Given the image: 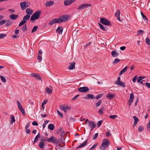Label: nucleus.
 <instances>
[{
  "instance_id": "3",
  "label": "nucleus",
  "mask_w": 150,
  "mask_h": 150,
  "mask_svg": "<svg viewBox=\"0 0 150 150\" xmlns=\"http://www.w3.org/2000/svg\"><path fill=\"white\" fill-rule=\"evenodd\" d=\"M47 141L49 142H52L54 144H57L59 142V140L55 137L52 136L50 138L47 139Z\"/></svg>"
},
{
  "instance_id": "26",
  "label": "nucleus",
  "mask_w": 150,
  "mask_h": 150,
  "mask_svg": "<svg viewBox=\"0 0 150 150\" xmlns=\"http://www.w3.org/2000/svg\"><path fill=\"white\" fill-rule=\"evenodd\" d=\"M127 67L126 66L119 73V75L120 76L123 73L127 71Z\"/></svg>"
},
{
  "instance_id": "31",
  "label": "nucleus",
  "mask_w": 150,
  "mask_h": 150,
  "mask_svg": "<svg viewBox=\"0 0 150 150\" xmlns=\"http://www.w3.org/2000/svg\"><path fill=\"white\" fill-rule=\"evenodd\" d=\"M11 120L10 121V123L12 124L13 122H14L15 121V117L13 115H11Z\"/></svg>"
},
{
  "instance_id": "62",
  "label": "nucleus",
  "mask_w": 150,
  "mask_h": 150,
  "mask_svg": "<svg viewBox=\"0 0 150 150\" xmlns=\"http://www.w3.org/2000/svg\"><path fill=\"white\" fill-rule=\"evenodd\" d=\"M20 111L21 112L23 115H25V111L24 109L22 108L21 109H19Z\"/></svg>"
},
{
  "instance_id": "22",
  "label": "nucleus",
  "mask_w": 150,
  "mask_h": 150,
  "mask_svg": "<svg viewBox=\"0 0 150 150\" xmlns=\"http://www.w3.org/2000/svg\"><path fill=\"white\" fill-rule=\"evenodd\" d=\"M99 25L100 26V28L103 30L106 31L108 30V28L107 27L101 24L100 23H98Z\"/></svg>"
},
{
  "instance_id": "7",
  "label": "nucleus",
  "mask_w": 150,
  "mask_h": 150,
  "mask_svg": "<svg viewBox=\"0 0 150 150\" xmlns=\"http://www.w3.org/2000/svg\"><path fill=\"white\" fill-rule=\"evenodd\" d=\"M134 99V94L133 93H131L130 95L129 99L128 101L129 105L130 106L132 103Z\"/></svg>"
},
{
  "instance_id": "60",
  "label": "nucleus",
  "mask_w": 150,
  "mask_h": 150,
  "mask_svg": "<svg viewBox=\"0 0 150 150\" xmlns=\"http://www.w3.org/2000/svg\"><path fill=\"white\" fill-rule=\"evenodd\" d=\"M8 11L11 13H13L15 12V11L14 10L11 9H8Z\"/></svg>"
},
{
  "instance_id": "43",
  "label": "nucleus",
  "mask_w": 150,
  "mask_h": 150,
  "mask_svg": "<svg viewBox=\"0 0 150 150\" xmlns=\"http://www.w3.org/2000/svg\"><path fill=\"white\" fill-rule=\"evenodd\" d=\"M17 103L18 108L19 109H21L22 108V107L20 102L18 101H17Z\"/></svg>"
},
{
  "instance_id": "5",
  "label": "nucleus",
  "mask_w": 150,
  "mask_h": 150,
  "mask_svg": "<svg viewBox=\"0 0 150 150\" xmlns=\"http://www.w3.org/2000/svg\"><path fill=\"white\" fill-rule=\"evenodd\" d=\"M78 90L79 92L81 93H86L88 92L89 89L88 87L86 86H84L78 88Z\"/></svg>"
},
{
  "instance_id": "44",
  "label": "nucleus",
  "mask_w": 150,
  "mask_h": 150,
  "mask_svg": "<svg viewBox=\"0 0 150 150\" xmlns=\"http://www.w3.org/2000/svg\"><path fill=\"white\" fill-rule=\"evenodd\" d=\"M6 22V21L4 20H2L0 21V25H2Z\"/></svg>"
},
{
  "instance_id": "53",
  "label": "nucleus",
  "mask_w": 150,
  "mask_h": 150,
  "mask_svg": "<svg viewBox=\"0 0 150 150\" xmlns=\"http://www.w3.org/2000/svg\"><path fill=\"white\" fill-rule=\"evenodd\" d=\"M0 78L1 79V80L2 81L4 82H5L6 81V79H5V78L2 76H0Z\"/></svg>"
},
{
  "instance_id": "15",
  "label": "nucleus",
  "mask_w": 150,
  "mask_h": 150,
  "mask_svg": "<svg viewBox=\"0 0 150 150\" xmlns=\"http://www.w3.org/2000/svg\"><path fill=\"white\" fill-rule=\"evenodd\" d=\"M75 62H73L70 64V65L68 67V69L70 70L73 69L75 68Z\"/></svg>"
},
{
  "instance_id": "61",
  "label": "nucleus",
  "mask_w": 150,
  "mask_h": 150,
  "mask_svg": "<svg viewBox=\"0 0 150 150\" xmlns=\"http://www.w3.org/2000/svg\"><path fill=\"white\" fill-rule=\"evenodd\" d=\"M110 131H109V130H107V132L106 133V136L107 137H109L111 135V134L110 133Z\"/></svg>"
},
{
  "instance_id": "50",
  "label": "nucleus",
  "mask_w": 150,
  "mask_h": 150,
  "mask_svg": "<svg viewBox=\"0 0 150 150\" xmlns=\"http://www.w3.org/2000/svg\"><path fill=\"white\" fill-rule=\"evenodd\" d=\"M21 29L23 32H25L27 30L26 26L25 25L23 26L22 28Z\"/></svg>"
},
{
  "instance_id": "23",
  "label": "nucleus",
  "mask_w": 150,
  "mask_h": 150,
  "mask_svg": "<svg viewBox=\"0 0 150 150\" xmlns=\"http://www.w3.org/2000/svg\"><path fill=\"white\" fill-rule=\"evenodd\" d=\"M25 4L26 2L25 1L21 3L20 6L22 10H24L26 8Z\"/></svg>"
},
{
  "instance_id": "13",
  "label": "nucleus",
  "mask_w": 150,
  "mask_h": 150,
  "mask_svg": "<svg viewBox=\"0 0 150 150\" xmlns=\"http://www.w3.org/2000/svg\"><path fill=\"white\" fill-rule=\"evenodd\" d=\"M133 118L134 120V122L133 125V127H135L139 121V119L135 116H133Z\"/></svg>"
},
{
  "instance_id": "54",
  "label": "nucleus",
  "mask_w": 150,
  "mask_h": 150,
  "mask_svg": "<svg viewBox=\"0 0 150 150\" xmlns=\"http://www.w3.org/2000/svg\"><path fill=\"white\" fill-rule=\"evenodd\" d=\"M103 94H98L97 96L96 97V98L97 100H98L99 99V98H100L103 95Z\"/></svg>"
},
{
  "instance_id": "2",
  "label": "nucleus",
  "mask_w": 150,
  "mask_h": 150,
  "mask_svg": "<svg viewBox=\"0 0 150 150\" xmlns=\"http://www.w3.org/2000/svg\"><path fill=\"white\" fill-rule=\"evenodd\" d=\"M110 144L109 141L106 139H104L102 141V143L100 146V149L101 150H105Z\"/></svg>"
},
{
  "instance_id": "17",
  "label": "nucleus",
  "mask_w": 150,
  "mask_h": 150,
  "mask_svg": "<svg viewBox=\"0 0 150 150\" xmlns=\"http://www.w3.org/2000/svg\"><path fill=\"white\" fill-rule=\"evenodd\" d=\"M54 3L52 1H47L45 4V6L47 7H49L52 6Z\"/></svg>"
},
{
  "instance_id": "16",
  "label": "nucleus",
  "mask_w": 150,
  "mask_h": 150,
  "mask_svg": "<svg viewBox=\"0 0 150 150\" xmlns=\"http://www.w3.org/2000/svg\"><path fill=\"white\" fill-rule=\"evenodd\" d=\"M111 54L113 57H117L119 54V53L117 52L115 50L112 51Z\"/></svg>"
},
{
  "instance_id": "11",
  "label": "nucleus",
  "mask_w": 150,
  "mask_h": 150,
  "mask_svg": "<svg viewBox=\"0 0 150 150\" xmlns=\"http://www.w3.org/2000/svg\"><path fill=\"white\" fill-rule=\"evenodd\" d=\"M87 96L84 98V99L88 100L89 99H94L96 98V97L92 94H87Z\"/></svg>"
},
{
  "instance_id": "27",
  "label": "nucleus",
  "mask_w": 150,
  "mask_h": 150,
  "mask_svg": "<svg viewBox=\"0 0 150 150\" xmlns=\"http://www.w3.org/2000/svg\"><path fill=\"white\" fill-rule=\"evenodd\" d=\"M88 125L90 127H91L93 126H96V125L92 121L88 122Z\"/></svg>"
},
{
  "instance_id": "57",
  "label": "nucleus",
  "mask_w": 150,
  "mask_h": 150,
  "mask_svg": "<svg viewBox=\"0 0 150 150\" xmlns=\"http://www.w3.org/2000/svg\"><path fill=\"white\" fill-rule=\"evenodd\" d=\"M98 133H96L94 135V136H93V139L95 140L97 138L98 136Z\"/></svg>"
},
{
  "instance_id": "59",
  "label": "nucleus",
  "mask_w": 150,
  "mask_h": 150,
  "mask_svg": "<svg viewBox=\"0 0 150 150\" xmlns=\"http://www.w3.org/2000/svg\"><path fill=\"white\" fill-rule=\"evenodd\" d=\"M79 96V95L75 96L71 99V100L72 101L75 100Z\"/></svg>"
},
{
  "instance_id": "41",
  "label": "nucleus",
  "mask_w": 150,
  "mask_h": 150,
  "mask_svg": "<svg viewBox=\"0 0 150 150\" xmlns=\"http://www.w3.org/2000/svg\"><path fill=\"white\" fill-rule=\"evenodd\" d=\"M144 128L142 126H140L138 127V130L139 132H140L144 130Z\"/></svg>"
},
{
  "instance_id": "19",
  "label": "nucleus",
  "mask_w": 150,
  "mask_h": 150,
  "mask_svg": "<svg viewBox=\"0 0 150 150\" xmlns=\"http://www.w3.org/2000/svg\"><path fill=\"white\" fill-rule=\"evenodd\" d=\"M33 12V11L32 9L29 8H27L25 11L26 13L28 15H30V16L31 15Z\"/></svg>"
},
{
  "instance_id": "37",
  "label": "nucleus",
  "mask_w": 150,
  "mask_h": 150,
  "mask_svg": "<svg viewBox=\"0 0 150 150\" xmlns=\"http://www.w3.org/2000/svg\"><path fill=\"white\" fill-rule=\"evenodd\" d=\"M141 13L144 20L145 21H148V20L146 17L142 12H141Z\"/></svg>"
},
{
  "instance_id": "39",
  "label": "nucleus",
  "mask_w": 150,
  "mask_h": 150,
  "mask_svg": "<svg viewBox=\"0 0 150 150\" xmlns=\"http://www.w3.org/2000/svg\"><path fill=\"white\" fill-rule=\"evenodd\" d=\"M49 121L48 120H46L44 121V123H43L42 125V128L43 129H44L46 125L49 122Z\"/></svg>"
},
{
  "instance_id": "47",
  "label": "nucleus",
  "mask_w": 150,
  "mask_h": 150,
  "mask_svg": "<svg viewBox=\"0 0 150 150\" xmlns=\"http://www.w3.org/2000/svg\"><path fill=\"white\" fill-rule=\"evenodd\" d=\"M65 132L63 131H62L61 132L60 136L61 137V140L62 141V137H64V134H65Z\"/></svg>"
},
{
  "instance_id": "34",
  "label": "nucleus",
  "mask_w": 150,
  "mask_h": 150,
  "mask_svg": "<svg viewBox=\"0 0 150 150\" xmlns=\"http://www.w3.org/2000/svg\"><path fill=\"white\" fill-rule=\"evenodd\" d=\"M101 103L102 100H98V102L95 104V106L97 107H98L101 105Z\"/></svg>"
},
{
  "instance_id": "48",
  "label": "nucleus",
  "mask_w": 150,
  "mask_h": 150,
  "mask_svg": "<svg viewBox=\"0 0 150 150\" xmlns=\"http://www.w3.org/2000/svg\"><path fill=\"white\" fill-rule=\"evenodd\" d=\"M117 117V116L116 115H111L110 116V118L113 120L115 119Z\"/></svg>"
},
{
  "instance_id": "12",
  "label": "nucleus",
  "mask_w": 150,
  "mask_h": 150,
  "mask_svg": "<svg viewBox=\"0 0 150 150\" xmlns=\"http://www.w3.org/2000/svg\"><path fill=\"white\" fill-rule=\"evenodd\" d=\"M120 12L119 9H118L115 13V16L117 17V19L120 21H121V19L120 17Z\"/></svg>"
},
{
  "instance_id": "52",
  "label": "nucleus",
  "mask_w": 150,
  "mask_h": 150,
  "mask_svg": "<svg viewBox=\"0 0 150 150\" xmlns=\"http://www.w3.org/2000/svg\"><path fill=\"white\" fill-rule=\"evenodd\" d=\"M104 108L102 107L98 111V112L100 113L101 115H102L103 113V111L104 110Z\"/></svg>"
},
{
  "instance_id": "21",
  "label": "nucleus",
  "mask_w": 150,
  "mask_h": 150,
  "mask_svg": "<svg viewBox=\"0 0 150 150\" xmlns=\"http://www.w3.org/2000/svg\"><path fill=\"white\" fill-rule=\"evenodd\" d=\"M18 17V15H15L14 14L10 15L9 16L10 18L12 20L16 19Z\"/></svg>"
},
{
  "instance_id": "24",
  "label": "nucleus",
  "mask_w": 150,
  "mask_h": 150,
  "mask_svg": "<svg viewBox=\"0 0 150 150\" xmlns=\"http://www.w3.org/2000/svg\"><path fill=\"white\" fill-rule=\"evenodd\" d=\"M41 137V135L40 133H39L38 135L35 137L33 142L34 143L36 142L37 141H38L39 139H38L40 138Z\"/></svg>"
},
{
  "instance_id": "42",
  "label": "nucleus",
  "mask_w": 150,
  "mask_h": 150,
  "mask_svg": "<svg viewBox=\"0 0 150 150\" xmlns=\"http://www.w3.org/2000/svg\"><path fill=\"white\" fill-rule=\"evenodd\" d=\"M38 26H35L32 29V31H31V33H33L35 31H36V30L37 29V28H38Z\"/></svg>"
},
{
  "instance_id": "55",
  "label": "nucleus",
  "mask_w": 150,
  "mask_h": 150,
  "mask_svg": "<svg viewBox=\"0 0 150 150\" xmlns=\"http://www.w3.org/2000/svg\"><path fill=\"white\" fill-rule=\"evenodd\" d=\"M146 42L148 45H150V41L148 38H147L146 39Z\"/></svg>"
},
{
  "instance_id": "35",
  "label": "nucleus",
  "mask_w": 150,
  "mask_h": 150,
  "mask_svg": "<svg viewBox=\"0 0 150 150\" xmlns=\"http://www.w3.org/2000/svg\"><path fill=\"white\" fill-rule=\"evenodd\" d=\"M46 91L47 93L49 94H51L52 92V90L48 88H46Z\"/></svg>"
},
{
  "instance_id": "4",
  "label": "nucleus",
  "mask_w": 150,
  "mask_h": 150,
  "mask_svg": "<svg viewBox=\"0 0 150 150\" xmlns=\"http://www.w3.org/2000/svg\"><path fill=\"white\" fill-rule=\"evenodd\" d=\"M100 22L106 25H110L111 23L110 21L106 18H100Z\"/></svg>"
},
{
  "instance_id": "1",
  "label": "nucleus",
  "mask_w": 150,
  "mask_h": 150,
  "mask_svg": "<svg viewBox=\"0 0 150 150\" xmlns=\"http://www.w3.org/2000/svg\"><path fill=\"white\" fill-rule=\"evenodd\" d=\"M41 10H38L35 12L31 16L30 20L32 21L39 18L41 13Z\"/></svg>"
},
{
  "instance_id": "10",
  "label": "nucleus",
  "mask_w": 150,
  "mask_h": 150,
  "mask_svg": "<svg viewBox=\"0 0 150 150\" xmlns=\"http://www.w3.org/2000/svg\"><path fill=\"white\" fill-rule=\"evenodd\" d=\"M76 0H65L64 4L65 6H68L71 4Z\"/></svg>"
},
{
  "instance_id": "30",
  "label": "nucleus",
  "mask_w": 150,
  "mask_h": 150,
  "mask_svg": "<svg viewBox=\"0 0 150 150\" xmlns=\"http://www.w3.org/2000/svg\"><path fill=\"white\" fill-rule=\"evenodd\" d=\"M116 84L120 86H122L123 87H125V83L123 82L120 81L116 83Z\"/></svg>"
},
{
  "instance_id": "46",
  "label": "nucleus",
  "mask_w": 150,
  "mask_h": 150,
  "mask_svg": "<svg viewBox=\"0 0 150 150\" xmlns=\"http://www.w3.org/2000/svg\"><path fill=\"white\" fill-rule=\"evenodd\" d=\"M57 112L59 116L63 118V114L58 110H57Z\"/></svg>"
},
{
  "instance_id": "40",
  "label": "nucleus",
  "mask_w": 150,
  "mask_h": 150,
  "mask_svg": "<svg viewBox=\"0 0 150 150\" xmlns=\"http://www.w3.org/2000/svg\"><path fill=\"white\" fill-rule=\"evenodd\" d=\"M98 143H96L94 145L91 147L90 149H89V150H92L93 149H94L98 145Z\"/></svg>"
},
{
  "instance_id": "58",
  "label": "nucleus",
  "mask_w": 150,
  "mask_h": 150,
  "mask_svg": "<svg viewBox=\"0 0 150 150\" xmlns=\"http://www.w3.org/2000/svg\"><path fill=\"white\" fill-rule=\"evenodd\" d=\"M102 123V120L98 121V122L97 127H99L101 125Z\"/></svg>"
},
{
  "instance_id": "25",
  "label": "nucleus",
  "mask_w": 150,
  "mask_h": 150,
  "mask_svg": "<svg viewBox=\"0 0 150 150\" xmlns=\"http://www.w3.org/2000/svg\"><path fill=\"white\" fill-rule=\"evenodd\" d=\"M7 23L6 24V26L7 27H9V26L11 25L13 23L12 21L10 20H8L6 21Z\"/></svg>"
},
{
  "instance_id": "33",
  "label": "nucleus",
  "mask_w": 150,
  "mask_h": 150,
  "mask_svg": "<svg viewBox=\"0 0 150 150\" xmlns=\"http://www.w3.org/2000/svg\"><path fill=\"white\" fill-rule=\"evenodd\" d=\"M55 23H62L60 18H56L54 19Z\"/></svg>"
},
{
  "instance_id": "51",
  "label": "nucleus",
  "mask_w": 150,
  "mask_h": 150,
  "mask_svg": "<svg viewBox=\"0 0 150 150\" xmlns=\"http://www.w3.org/2000/svg\"><path fill=\"white\" fill-rule=\"evenodd\" d=\"M120 60L117 58H116L115 59L114 61L113 62V64H115L116 63H117L118 62H119L120 61Z\"/></svg>"
},
{
  "instance_id": "18",
  "label": "nucleus",
  "mask_w": 150,
  "mask_h": 150,
  "mask_svg": "<svg viewBox=\"0 0 150 150\" xmlns=\"http://www.w3.org/2000/svg\"><path fill=\"white\" fill-rule=\"evenodd\" d=\"M63 28L61 26L58 27L56 30V32L59 34H62L63 30Z\"/></svg>"
},
{
  "instance_id": "6",
  "label": "nucleus",
  "mask_w": 150,
  "mask_h": 150,
  "mask_svg": "<svg viewBox=\"0 0 150 150\" xmlns=\"http://www.w3.org/2000/svg\"><path fill=\"white\" fill-rule=\"evenodd\" d=\"M91 6V5L89 4H83L79 7L77 8V10L78 11L81 10L83 8H87Z\"/></svg>"
},
{
  "instance_id": "20",
  "label": "nucleus",
  "mask_w": 150,
  "mask_h": 150,
  "mask_svg": "<svg viewBox=\"0 0 150 150\" xmlns=\"http://www.w3.org/2000/svg\"><path fill=\"white\" fill-rule=\"evenodd\" d=\"M88 141L87 140H86L85 141H84L83 142L82 144H81L78 147H77L76 149H77L79 148H80L83 147L85 146L87 144Z\"/></svg>"
},
{
  "instance_id": "45",
  "label": "nucleus",
  "mask_w": 150,
  "mask_h": 150,
  "mask_svg": "<svg viewBox=\"0 0 150 150\" xmlns=\"http://www.w3.org/2000/svg\"><path fill=\"white\" fill-rule=\"evenodd\" d=\"M6 36V34L0 33V39H2L4 38Z\"/></svg>"
},
{
  "instance_id": "8",
  "label": "nucleus",
  "mask_w": 150,
  "mask_h": 150,
  "mask_svg": "<svg viewBox=\"0 0 150 150\" xmlns=\"http://www.w3.org/2000/svg\"><path fill=\"white\" fill-rule=\"evenodd\" d=\"M31 75L32 77H34L37 80L42 81V78L38 74L32 73L30 74Z\"/></svg>"
},
{
  "instance_id": "38",
  "label": "nucleus",
  "mask_w": 150,
  "mask_h": 150,
  "mask_svg": "<svg viewBox=\"0 0 150 150\" xmlns=\"http://www.w3.org/2000/svg\"><path fill=\"white\" fill-rule=\"evenodd\" d=\"M144 76H139L138 79H137V81L138 82H140L143 79H144Z\"/></svg>"
},
{
  "instance_id": "14",
  "label": "nucleus",
  "mask_w": 150,
  "mask_h": 150,
  "mask_svg": "<svg viewBox=\"0 0 150 150\" xmlns=\"http://www.w3.org/2000/svg\"><path fill=\"white\" fill-rule=\"evenodd\" d=\"M115 94L111 93H108L106 95V97L109 99H112L115 96Z\"/></svg>"
},
{
  "instance_id": "36",
  "label": "nucleus",
  "mask_w": 150,
  "mask_h": 150,
  "mask_svg": "<svg viewBox=\"0 0 150 150\" xmlns=\"http://www.w3.org/2000/svg\"><path fill=\"white\" fill-rule=\"evenodd\" d=\"M144 32L142 30H139L137 31V35H142Z\"/></svg>"
},
{
  "instance_id": "63",
  "label": "nucleus",
  "mask_w": 150,
  "mask_h": 150,
  "mask_svg": "<svg viewBox=\"0 0 150 150\" xmlns=\"http://www.w3.org/2000/svg\"><path fill=\"white\" fill-rule=\"evenodd\" d=\"M42 57L40 56V55L39 54H38V56L37 57V59L38 60H42Z\"/></svg>"
},
{
  "instance_id": "28",
  "label": "nucleus",
  "mask_w": 150,
  "mask_h": 150,
  "mask_svg": "<svg viewBox=\"0 0 150 150\" xmlns=\"http://www.w3.org/2000/svg\"><path fill=\"white\" fill-rule=\"evenodd\" d=\"M30 17V16L28 14L25 15L23 18V20L24 21H26L29 20Z\"/></svg>"
},
{
  "instance_id": "64",
  "label": "nucleus",
  "mask_w": 150,
  "mask_h": 150,
  "mask_svg": "<svg viewBox=\"0 0 150 150\" xmlns=\"http://www.w3.org/2000/svg\"><path fill=\"white\" fill-rule=\"evenodd\" d=\"M48 101V100L47 99H45L42 102V104H43V105H44L46 104V103H47Z\"/></svg>"
},
{
  "instance_id": "9",
  "label": "nucleus",
  "mask_w": 150,
  "mask_h": 150,
  "mask_svg": "<svg viewBox=\"0 0 150 150\" xmlns=\"http://www.w3.org/2000/svg\"><path fill=\"white\" fill-rule=\"evenodd\" d=\"M61 20L62 22H65L69 19V16L67 15H63L60 17Z\"/></svg>"
},
{
  "instance_id": "49",
  "label": "nucleus",
  "mask_w": 150,
  "mask_h": 150,
  "mask_svg": "<svg viewBox=\"0 0 150 150\" xmlns=\"http://www.w3.org/2000/svg\"><path fill=\"white\" fill-rule=\"evenodd\" d=\"M26 21H24L23 20L21 21L19 23L18 26H21L23 25L24 24L26 23Z\"/></svg>"
},
{
  "instance_id": "56",
  "label": "nucleus",
  "mask_w": 150,
  "mask_h": 150,
  "mask_svg": "<svg viewBox=\"0 0 150 150\" xmlns=\"http://www.w3.org/2000/svg\"><path fill=\"white\" fill-rule=\"evenodd\" d=\"M55 21L54 19L51 20L49 23V25H52V24L55 23Z\"/></svg>"
},
{
  "instance_id": "32",
  "label": "nucleus",
  "mask_w": 150,
  "mask_h": 150,
  "mask_svg": "<svg viewBox=\"0 0 150 150\" xmlns=\"http://www.w3.org/2000/svg\"><path fill=\"white\" fill-rule=\"evenodd\" d=\"M48 128L51 130H53L54 128V125L52 124H50L48 126Z\"/></svg>"
},
{
  "instance_id": "29",
  "label": "nucleus",
  "mask_w": 150,
  "mask_h": 150,
  "mask_svg": "<svg viewBox=\"0 0 150 150\" xmlns=\"http://www.w3.org/2000/svg\"><path fill=\"white\" fill-rule=\"evenodd\" d=\"M39 147L41 149H43L44 148L45 144L44 143L42 142H40L39 143Z\"/></svg>"
}]
</instances>
